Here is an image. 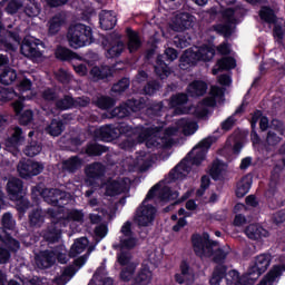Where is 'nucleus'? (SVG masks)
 Wrapping results in <instances>:
<instances>
[{
	"label": "nucleus",
	"mask_w": 285,
	"mask_h": 285,
	"mask_svg": "<svg viewBox=\"0 0 285 285\" xmlns=\"http://www.w3.org/2000/svg\"><path fill=\"white\" fill-rule=\"evenodd\" d=\"M193 250L196 257H206L207 255H213L214 264H218V266H224V262L228 257V252L224 248L218 247L217 249H213L216 246L215 240L212 239H203L202 235L196 234L191 236Z\"/></svg>",
	"instance_id": "nucleus-1"
},
{
	"label": "nucleus",
	"mask_w": 285,
	"mask_h": 285,
	"mask_svg": "<svg viewBox=\"0 0 285 285\" xmlns=\"http://www.w3.org/2000/svg\"><path fill=\"white\" fill-rule=\"evenodd\" d=\"M161 188V185L157 183L154 185L147 193L145 199L141 205L136 209L135 222H137L138 226H149L155 222V216L157 215V208L150 204L146 205L147 202L155 199L157 196V191Z\"/></svg>",
	"instance_id": "nucleus-2"
},
{
	"label": "nucleus",
	"mask_w": 285,
	"mask_h": 285,
	"mask_svg": "<svg viewBox=\"0 0 285 285\" xmlns=\"http://www.w3.org/2000/svg\"><path fill=\"white\" fill-rule=\"evenodd\" d=\"M41 195L47 204L57 208H63L70 204V194L67 191L57 188L46 189L45 191H41L39 187L31 188V199L35 204H39Z\"/></svg>",
	"instance_id": "nucleus-3"
},
{
	"label": "nucleus",
	"mask_w": 285,
	"mask_h": 285,
	"mask_svg": "<svg viewBox=\"0 0 285 285\" xmlns=\"http://www.w3.org/2000/svg\"><path fill=\"white\" fill-rule=\"evenodd\" d=\"M67 39L69 41L70 48H73L75 50H79V48L90 46V43L95 42L92 28L83 23H77L69 27Z\"/></svg>",
	"instance_id": "nucleus-4"
},
{
	"label": "nucleus",
	"mask_w": 285,
	"mask_h": 285,
	"mask_svg": "<svg viewBox=\"0 0 285 285\" xmlns=\"http://www.w3.org/2000/svg\"><path fill=\"white\" fill-rule=\"evenodd\" d=\"M190 155H193V151H189L188 155L169 171L171 181H177L184 173H190L188 161H190L193 166H202V161L206 159L204 151H197L194 157L188 158Z\"/></svg>",
	"instance_id": "nucleus-5"
},
{
	"label": "nucleus",
	"mask_w": 285,
	"mask_h": 285,
	"mask_svg": "<svg viewBox=\"0 0 285 285\" xmlns=\"http://www.w3.org/2000/svg\"><path fill=\"white\" fill-rule=\"evenodd\" d=\"M179 57V52L175 48H167L164 55H159L156 59L155 72L158 77H168L170 75L169 63Z\"/></svg>",
	"instance_id": "nucleus-6"
},
{
	"label": "nucleus",
	"mask_w": 285,
	"mask_h": 285,
	"mask_svg": "<svg viewBox=\"0 0 285 285\" xmlns=\"http://www.w3.org/2000/svg\"><path fill=\"white\" fill-rule=\"evenodd\" d=\"M18 173L21 179H31L43 173V165L30 159L20 161L18 165Z\"/></svg>",
	"instance_id": "nucleus-7"
},
{
	"label": "nucleus",
	"mask_w": 285,
	"mask_h": 285,
	"mask_svg": "<svg viewBox=\"0 0 285 285\" xmlns=\"http://www.w3.org/2000/svg\"><path fill=\"white\" fill-rule=\"evenodd\" d=\"M268 266H271V255L261 254L255 257V262L252 266H249L247 275L248 277L257 279L261 275H264V273L268 271Z\"/></svg>",
	"instance_id": "nucleus-8"
},
{
	"label": "nucleus",
	"mask_w": 285,
	"mask_h": 285,
	"mask_svg": "<svg viewBox=\"0 0 285 285\" xmlns=\"http://www.w3.org/2000/svg\"><path fill=\"white\" fill-rule=\"evenodd\" d=\"M194 26L195 16L188 12H180L175 16L171 28L175 32H184V30H190Z\"/></svg>",
	"instance_id": "nucleus-9"
},
{
	"label": "nucleus",
	"mask_w": 285,
	"mask_h": 285,
	"mask_svg": "<svg viewBox=\"0 0 285 285\" xmlns=\"http://www.w3.org/2000/svg\"><path fill=\"white\" fill-rule=\"evenodd\" d=\"M116 69L108 65L95 66L89 71L90 77L94 81H110L115 77Z\"/></svg>",
	"instance_id": "nucleus-10"
},
{
	"label": "nucleus",
	"mask_w": 285,
	"mask_h": 285,
	"mask_svg": "<svg viewBox=\"0 0 285 285\" xmlns=\"http://www.w3.org/2000/svg\"><path fill=\"white\" fill-rule=\"evenodd\" d=\"M199 59H202V55L198 49L195 51L193 49H187L179 59V68L180 70H188L191 66L199 63Z\"/></svg>",
	"instance_id": "nucleus-11"
},
{
	"label": "nucleus",
	"mask_w": 285,
	"mask_h": 285,
	"mask_svg": "<svg viewBox=\"0 0 285 285\" xmlns=\"http://www.w3.org/2000/svg\"><path fill=\"white\" fill-rule=\"evenodd\" d=\"M63 26H66V14L58 12L52 16L47 22L48 37H57V33L61 32Z\"/></svg>",
	"instance_id": "nucleus-12"
},
{
	"label": "nucleus",
	"mask_w": 285,
	"mask_h": 285,
	"mask_svg": "<svg viewBox=\"0 0 285 285\" xmlns=\"http://www.w3.org/2000/svg\"><path fill=\"white\" fill-rule=\"evenodd\" d=\"M7 193L9 199H21V196L26 195L23 193V180L20 178H11L7 183Z\"/></svg>",
	"instance_id": "nucleus-13"
},
{
	"label": "nucleus",
	"mask_w": 285,
	"mask_h": 285,
	"mask_svg": "<svg viewBox=\"0 0 285 285\" xmlns=\"http://www.w3.org/2000/svg\"><path fill=\"white\" fill-rule=\"evenodd\" d=\"M41 237L48 244H57L61 239V227L59 223H51L46 229L41 232Z\"/></svg>",
	"instance_id": "nucleus-14"
},
{
	"label": "nucleus",
	"mask_w": 285,
	"mask_h": 285,
	"mask_svg": "<svg viewBox=\"0 0 285 285\" xmlns=\"http://www.w3.org/2000/svg\"><path fill=\"white\" fill-rule=\"evenodd\" d=\"M20 52L28 59H41L43 53L39 49V45L37 42H32L30 40H26L21 47Z\"/></svg>",
	"instance_id": "nucleus-15"
},
{
	"label": "nucleus",
	"mask_w": 285,
	"mask_h": 285,
	"mask_svg": "<svg viewBox=\"0 0 285 285\" xmlns=\"http://www.w3.org/2000/svg\"><path fill=\"white\" fill-rule=\"evenodd\" d=\"M105 50L107 59H117L126 50V45L121 40H111L105 45Z\"/></svg>",
	"instance_id": "nucleus-16"
},
{
	"label": "nucleus",
	"mask_w": 285,
	"mask_h": 285,
	"mask_svg": "<svg viewBox=\"0 0 285 285\" xmlns=\"http://www.w3.org/2000/svg\"><path fill=\"white\" fill-rule=\"evenodd\" d=\"M153 282V271L148 265H141L135 275L131 285H149Z\"/></svg>",
	"instance_id": "nucleus-17"
},
{
	"label": "nucleus",
	"mask_w": 285,
	"mask_h": 285,
	"mask_svg": "<svg viewBox=\"0 0 285 285\" xmlns=\"http://www.w3.org/2000/svg\"><path fill=\"white\" fill-rule=\"evenodd\" d=\"M169 104H170L171 108H175L174 115H185L186 109H184L179 106H185V104H188V95H186L184 92L173 95L170 97Z\"/></svg>",
	"instance_id": "nucleus-18"
},
{
	"label": "nucleus",
	"mask_w": 285,
	"mask_h": 285,
	"mask_svg": "<svg viewBox=\"0 0 285 285\" xmlns=\"http://www.w3.org/2000/svg\"><path fill=\"white\" fill-rule=\"evenodd\" d=\"M126 35H127V48L132 55V52H137L139 48H141V38L139 37V32L132 30V28L128 27L126 29Z\"/></svg>",
	"instance_id": "nucleus-19"
},
{
	"label": "nucleus",
	"mask_w": 285,
	"mask_h": 285,
	"mask_svg": "<svg viewBox=\"0 0 285 285\" xmlns=\"http://www.w3.org/2000/svg\"><path fill=\"white\" fill-rule=\"evenodd\" d=\"M26 144V137L23 136V129L21 127H16L10 137L6 139L7 148H19Z\"/></svg>",
	"instance_id": "nucleus-20"
},
{
	"label": "nucleus",
	"mask_w": 285,
	"mask_h": 285,
	"mask_svg": "<svg viewBox=\"0 0 285 285\" xmlns=\"http://www.w3.org/2000/svg\"><path fill=\"white\" fill-rule=\"evenodd\" d=\"M99 23L101 30H114L115 26H117V16L114 11H102L99 14Z\"/></svg>",
	"instance_id": "nucleus-21"
},
{
	"label": "nucleus",
	"mask_w": 285,
	"mask_h": 285,
	"mask_svg": "<svg viewBox=\"0 0 285 285\" xmlns=\"http://www.w3.org/2000/svg\"><path fill=\"white\" fill-rule=\"evenodd\" d=\"M85 173L90 184H92L95 179H101V177L106 175V167H104L101 163H94L85 169Z\"/></svg>",
	"instance_id": "nucleus-22"
},
{
	"label": "nucleus",
	"mask_w": 285,
	"mask_h": 285,
	"mask_svg": "<svg viewBox=\"0 0 285 285\" xmlns=\"http://www.w3.org/2000/svg\"><path fill=\"white\" fill-rule=\"evenodd\" d=\"M226 170H228V164L219 158H216L212 164L209 175L214 181H219L222 175H224Z\"/></svg>",
	"instance_id": "nucleus-23"
},
{
	"label": "nucleus",
	"mask_w": 285,
	"mask_h": 285,
	"mask_svg": "<svg viewBox=\"0 0 285 285\" xmlns=\"http://www.w3.org/2000/svg\"><path fill=\"white\" fill-rule=\"evenodd\" d=\"M187 92L190 97H204L208 92V83L204 80H194L189 83Z\"/></svg>",
	"instance_id": "nucleus-24"
},
{
	"label": "nucleus",
	"mask_w": 285,
	"mask_h": 285,
	"mask_svg": "<svg viewBox=\"0 0 285 285\" xmlns=\"http://www.w3.org/2000/svg\"><path fill=\"white\" fill-rule=\"evenodd\" d=\"M83 165V159H81L79 156H71L68 159L62 161V170L65 173H77Z\"/></svg>",
	"instance_id": "nucleus-25"
},
{
	"label": "nucleus",
	"mask_w": 285,
	"mask_h": 285,
	"mask_svg": "<svg viewBox=\"0 0 285 285\" xmlns=\"http://www.w3.org/2000/svg\"><path fill=\"white\" fill-rule=\"evenodd\" d=\"M97 136L101 141H115L117 139V129L115 125H106L99 128Z\"/></svg>",
	"instance_id": "nucleus-26"
},
{
	"label": "nucleus",
	"mask_w": 285,
	"mask_h": 285,
	"mask_svg": "<svg viewBox=\"0 0 285 285\" xmlns=\"http://www.w3.org/2000/svg\"><path fill=\"white\" fill-rule=\"evenodd\" d=\"M55 57L59 61H72L75 59H79V55L77 52L59 45L55 50Z\"/></svg>",
	"instance_id": "nucleus-27"
},
{
	"label": "nucleus",
	"mask_w": 285,
	"mask_h": 285,
	"mask_svg": "<svg viewBox=\"0 0 285 285\" xmlns=\"http://www.w3.org/2000/svg\"><path fill=\"white\" fill-rule=\"evenodd\" d=\"M36 262L39 268H51V266H55V262H57V259L55 258V253L45 250L41 252Z\"/></svg>",
	"instance_id": "nucleus-28"
},
{
	"label": "nucleus",
	"mask_w": 285,
	"mask_h": 285,
	"mask_svg": "<svg viewBox=\"0 0 285 285\" xmlns=\"http://www.w3.org/2000/svg\"><path fill=\"white\" fill-rule=\"evenodd\" d=\"M108 150L109 148L107 146L98 142H88L85 147V155H87V157H101V155L108 153Z\"/></svg>",
	"instance_id": "nucleus-29"
},
{
	"label": "nucleus",
	"mask_w": 285,
	"mask_h": 285,
	"mask_svg": "<svg viewBox=\"0 0 285 285\" xmlns=\"http://www.w3.org/2000/svg\"><path fill=\"white\" fill-rule=\"evenodd\" d=\"M46 222V215L40 208L32 209L29 214V224L31 228H41Z\"/></svg>",
	"instance_id": "nucleus-30"
},
{
	"label": "nucleus",
	"mask_w": 285,
	"mask_h": 285,
	"mask_svg": "<svg viewBox=\"0 0 285 285\" xmlns=\"http://www.w3.org/2000/svg\"><path fill=\"white\" fill-rule=\"evenodd\" d=\"M55 108L61 112L72 110V108H75V97H72V95H63L62 98L56 100Z\"/></svg>",
	"instance_id": "nucleus-31"
},
{
	"label": "nucleus",
	"mask_w": 285,
	"mask_h": 285,
	"mask_svg": "<svg viewBox=\"0 0 285 285\" xmlns=\"http://www.w3.org/2000/svg\"><path fill=\"white\" fill-rule=\"evenodd\" d=\"M253 186V180L248 178V176L243 177L236 186V197L238 199H242V197H246L248 193L250 191V187Z\"/></svg>",
	"instance_id": "nucleus-32"
},
{
	"label": "nucleus",
	"mask_w": 285,
	"mask_h": 285,
	"mask_svg": "<svg viewBox=\"0 0 285 285\" xmlns=\"http://www.w3.org/2000/svg\"><path fill=\"white\" fill-rule=\"evenodd\" d=\"M87 247H88V238L86 237L78 238L77 240H75V243L72 244L69 250V257L75 258L78 255H81V253H83V250H86Z\"/></svg>",
	"instance_id": "nucleus-33"
},
{
	"label": "nucleus",
	"mask_w": 285,
	"mask_h": 285,
	"mask_svg": "<svg viewBox=\"0 0 285 285\" xmlns=\"http://www.w3.org/2000/svg\"><path fill=\"white\" fill-rule=\"evenodd\" d=\"M227 271H228V267L226 265H217L214 268L212 277L209 278V284L210 285H220L222 279H224V277H226Z\"/></svg>",
	"instance_id": "nucleus-34"
},
{
	"label": "nucleus",
	"mask_w": 285,
	"mask_h": 285,
	"mask_svg": "<svg viewBox=\"0 0 285 285\" xmlns=\"http://www.w3.org/2000/svg\"><path fill=\"white\" fill-rule=\"evenodd\" d=\"M258 17L265 23H276L277 22V16L275 14V10H273V8H271L268 6L261 7Z\"/></svg>",
	"instance_id": "nucleus-35"
},
{
	"label": "nucleus",
	"mask_w": 285,
	"mask_h": 285,
	"mask_svg": "<svg viewBox=\"0 0 285 285\" xmlns=\"http://www.w3.org/2000/svg\"><path fill=\"white\" fill-rule=\"evenodd\" d=\"M17 81V71L10 67H6L0 72V83L2 86H10Z\"/></svg>",
	"instance_id": "nucleus-36"
},
{
	"label": "nucleus",
	"mask_w": 285,
	"mask_h": 285,
	"mask_svg": "<svg viewBox=\"0 0 285 285\" xmlns=\"http://www.w3.org/2000/svg\"><path fill=\"white\" fill-rule=\"evenodd\" d=\"M214 31L217 32V35H220V37H224L225 39H230L233 37V22L225 21V23H218L213 26Z\"/></svg>",
	"instance_id": "nucleus-37"
},
{
	"label": "nucleus",
	"mask_w": 285,
	"mask_h": 285,
	"mask_svg": "<svg viewBox=\"0 0 285 285\" xmlns=\"http://www.w3.org/2000/svg\"><path fill=\"white\" fill-rule=\"evenodd\" d=\"M47 130L51 137H59L66 130V122L61 119L53 118Z\"/></svg>",
	"instance_id": "nucleus-38"
},
{
	"label": "nucleus",
	"mask_w": 285,
	"mask_h": 285,
	"mask_svg": "<svg viewBox=\"0 0 285 285\" xmlns=\"http://www.w3.org/2000/svg\"><path fill=\"white\" fill-rule=\"evenodd\" d=\"M105 193L107 197H116V195H121V193H124V185L119 180H108Z\"/></svg>",
	"instance_id": "nucleus-39"
},
{
	"label": "nucleus",
	"mask_w": 285,
	"mask_h": 285,
	"mask_svg": "<svg viewBox=\"0 0 285 285\" xmlns=\"http://www.w3.org/2000/svg\"><path fill=\"white\" fill-rule=\"evenodd\" d=\"M137 271V263L121 266L119 278L120 282H130Z\"/></svg>",
	"instance_id": "nucleus-40"
},
{
	"label": "nucleus",
	"mask_w": 285,
	"mask_h": 285,
	"mask_svg": "<svg viewBox=\"0 0 285 285\" xmlns=\"http://www.w3.org/2000/svg\"><path fill=\"white\" fill-rule=\"evenodd\" d=\"M0 48H4L7 52H16L17 47L12 45V42L8 41V38H6V26H3V22L1 21V14H0Z\"/></svg>",
	"instance_id": "nucleus-41"
},
{
	"label": "nucleus",
	"mask_w": 285,
	"mask_h": 285,
	"mask_svg": "<svg viewBox=\"0 0 285 285\" xmlns=\"http://www.w3.org/2000/svg\"><path fill=\"white\" fill-rule=\"evenodd\" d=\"M137 237L134 236H127V238H120V243L116 246H114V248L117 250L118 248L120 250H134V248L137 247Z\"/></svg>",
	"instance_id": "nucleus-42"
},
{
	"label": "nucleus",
	"mask_w": 285,
	"mask_h": 285,
	"mask_svg": "<svg viewBox=\"0 0 285 285\" xmlns=\"http://www.w3.org/2000/svg\"><path fill=\"white\" fill-rule=\"evenodd\" d=\"M264 228L257 224H250L245 228V235L248 237V239H262Z\"/></svg>",
	"instance_id": "nucleus-43"
},
{
	"label": "nucleus",
	"mask_w": 285,
	"mask_h": 285,
	"mask_svg": "<svg viewBox=\"0 0 285 285\" xmlns=\"http://www.w3.org/2000/svg\"><path fill=\"white\" fill-rule=\"evenodd\" d=\"M163 110L164 102H151L147 106L145 115H147L149 119H155V117H161Z\"/></svg>",
	"instance_id": "nucleus-44"
},
{
	"label": "nucleus",
	"mask_w": 285,
	"mask_h": 285,
	"mask_svg": "<svg viewBox=\"0 0 285 285\" xmlns=\"http://www.w3.org/2000/svg\"><path fill=\"white\" fill-rule=\"evenodd\" d=\"M177 124L183 129L184 135H195L197 130V122H193L189 119L181 118Z\"/></svg>",
	"instance_id": "nucleus-45"
},
{
	"label": "nucleus",
	"mask_w": 285,
	"mask_h": 285,
	"mask_svg": "<svg viewBox=\"0 0 285 285\" xmlns=\"http://www.w3.org/2000/svg\"><path fill=\"white\" fill-rule=\"evenodd\" d=\"M127 108L130 112H139L140 110H144L146 106V101L144 98H131L126 101Z\"/></svg>",
	"instance_id": "nucleus-46"
},
{
	"label": "nucleus",
	"mask_w": 285,
	"mask_h": 285,
	"mask_svg": "<svg viewBox=\"0 0 285 285\" xmlns=\"http://www.w3.org/2000/svg\"><path fill=\"white\" fill-rule=\"evenodd\" d=\"M217 66L219 70H234L237 68V60L233 57H224L217 60Z\"/></svg>",
	"instance_id": "nucleus-47"
},
{
	"label": "nucleus",
	"mask_w": 285,
	"mask_h": 285,
	"mask_svg": "<svg viewBox=\"0 0 285 285\" xmlns=\"http://www.w3.org/2000/svg\"><path fill=\"white\" fill-rule=\"evenodd\" d=\"M116 132H117V139L124 135L125 137H131L135 132V129L132 126L126 124V122H119L117 126H115Z\"/></svg>",
	"instance_id": "nucleus-48"
},
{
	"label": "nucleus",
	"mask_w": 285,
	"mask_h": 285,
	"mask_svg": "<svg viewBox=\"0 0 285 285\" xmlns=\"http://www.w3.org/2000/svg\"><path fill=\"white\" fill-rule=\"evenodd\" d=\"M41 97L43 101L49 104H57V100L59 99V92H57V89L48 87L42 91Z\"/></svg>",
	"instance_id": "nucleus-49"
},
{
	"label": "nucleus",
	"mask_w": 285,
	"mask_h": 285,
	"mask_svg": "<svg viewBox=\"0 0 285 285\" xmlns=\"http://www.w3.org/2000/svg\"><path fill=\"white\" fill-rule=\"evenodd\" d=\"M96 106L100 110H108L115 107V100L110 96H101L97 99Z\"/></svg>",
	"instance_id": "nucleus-50"
},
{
	"label": "nucleus",
	"mask_w": 285,
	"mask_h": 285,
	"mask_svg": "<svg viewBox=\"0 0 285 285\" xmlns=\"http://www.w3.org/2000/svg\"><path fill=\"white\" fill-rule=\"evenodd\" d=\"M130 115L131 111L126 102L124 105H120L119 107H116L111 111V117H116L117 119H126V117H130Z\"/></svg>",
	"instance_id": "nucleus-51"
},
{
	"label": "nucleus",
	"mask_w": 285,
	"mask_h": 285,
	"mask_svg": "<svg viewBox=\"0 0 285 285\" xmlns=\"http://www.w3.org/2000/svg\"><path fill=\"white\" fill-rule=\"evenodd\" d=\"M130 88V79L127 77L121 78L118 80V82L114 83L111 87L112 92H118V95H121V92H126Z\"/></svg>",
	"instance_id": "nucleus-52"
},
{
	"label": "nucleus",
	"mask_w": 285,
	"mask_h": 285,
	"mask_svg": "<svg viewBox=\"0 0 285 285\" xmlns=\"http://www.w3.org/2000/svg\"><path fill=\"white\" fill-rule=\"evenodd\" d=\"M117 262L119 266H129V264H135V262H132V254L126 249H120V253L117 254Z\"/></svg>",
	"instance_id": "nucleus-53"
},
{
	"label": "nucleus",
	"mask_w": 285,
	"mask_h": 285,
	"mask_svg": "<svg viewBox=\"0 0 285 285\" xmlns=\"http://www.w3.org/2000/svg\"><path fill=\"white\" fill-rule=\"evenodd\" d=\"M18 117L20 126H28L35 121V111H32V109H27L18 115Z\"/></svg>",
	"instance_id": "nucleus-54"
},
{
	"label": "nucleus",
	"mask_w": 285,
	"mask_h": 285,
	"mask_svg": "<svg viewBox=\"0 0 285 285\" xmlns=\"http://www.w3.org/2000/svg\"><path fill=\"white\" fill-rule=\"evenodd\" d=\"M11 202H16V208L20 215H26V212L30 208V200L26 198V195L18 199H11Z\"/></svg>",
	"instance_id": "nucleus-55"
},
{
	"label": "nucleus",
	"mask_w": 285,
	"mask_h": 285,
	"mask_svg": "<svg viewBox=\"0 0 285 285\" xmlns=\"http://www.w3.org/2000/svg\"><path fill=\"white\" fill-rule=\"evenodd\" d=\"M105 268L104 267H98L94 274V279H96V282H100V284L102 285H112L115 284V281H112V278L110 277H104V273H105Z\"/></svg>",
	"instance_id": "nucleus-56"
},
{
	"label": "nucleus",
	"mask_w": 285,
	"mask_h": 285,
	"mask_svg": "<svg viewBox=\"0 0 285 285\" xmlns=\"http://www.w3.org/2000/svg\"><path fill=\"white\" fill-rule=\"evenodd\" d=\"M153 130L145 129L138 135L139 141H146L147 148H153V146H157V141L153 140Z\"/></svg>",
	"instance_id": "nucleus-57"
},
{
	"label": "nucleus",
	"mask_w": 285,
	"mask_h": 285,
	"mask_svg": "<svg viewBox=\"0 0 285 285\" xmlns=\"http://www.w3.org/2000/svg\"><path fill=\"white\" fill-rule=\"evenodd\" d=\"M200 55L199 61H210L215 57V49L213 47H202L198 49Z\"/></svg>",
	"instance_id": "nucleus-58"
},
{
	"label": "nucleus",
	"mask_w": 285,
	"mask_h": 285,
	"mask_svg": "<svg viewBox=\"0 0 285 285\" xmlns=\"http://www.w3.org/2000/svg\"><path fill=\"white\" fill-rule=\"evenodd\" d=\"M14 97H17L14 89L0 87V101H3L6 104L8 101H12Z\"/></svg>",
	"instance_id": "nucleus-59"
},
{
	"label": "nucleus",
	"mask_w": 285,
	"mask_h": 285,
	"mask_svg": "<svg viewBox=\"0 0 285 285\" xmlns=\"http://www.w3.org/2000/svg\"><path fill=\"white\" fill-rule=\"evenodd\" d=\"M42 149L43 148L41 147V145H38L37 142H31L24 148L23 153L27 157H37V155H39Z\"/></svg>",
	"instance_id": "nucleus-60"
},
{
	"label": "nucleus",
	"mask_w": 285,
	"mask_h": 285,
	"mask_svg": "<svg viewBox=\"0 0 285 285\" xmlns=\"http://www.w3.org/2000/svg\"><path fill=\"white\" fill-rule=\"evenodd\" d=\"M4 37H6L7 41H9V40L13 41L12 46H14L16 50H17L18 46H21V36L19 35L18 31H10V30L4 29Z\"/></svg>",
	"instance_id": "nucleus-61"
},
{
	"label": "nucleus",
	"mask_w": 285,
	"mask_h": 285,
	"mask_svg": "<svg viewBox=\"0 0 285 285\" xmlns=\"http://www.w3.org/2000/svg\"><path fill=\"white\" fill-rule=\"evenodd\" d=\"M174 43L176 48H180L183 50L184 48H188V46H190V37L178 35L174 38Z\"/></svg>",
	"instance_id": "nucleus-62"
},
{
	"label": "nucleus",
	"mask_w": 285,
	"mask_h": 285,
	"mask_svg": "<svg viewBox=\"0 0 285 285\" xmlns=\"http://www.w3.org/2000/svg\"><path fill=\"white\" fill-rule=\"evenodd\" d=\"M159 88H160L159 81L150 80L145 85L142 90H144L145 95H149V97H150V96L155 95V92H157V90H159Z\"/></svg>",
	"instance_id": "nucleus-63"
},
{
	"label": "nucleus",
	"mask_w": 285,
	"mask_h": 285,
	"mask_svg": "<svg viewBox=\"0 0 285 285\" xmlns=\"http://www.w3.org/2000/svg\"><path fill=\"white\" fill-rule=\"evenodd\" d=\"M2 227L4 230H13L14 229V220L12 219V214L4 213L2 215Z\"/></svg>",
	"instance_id": "nucleus-64"
}]
</instances>
